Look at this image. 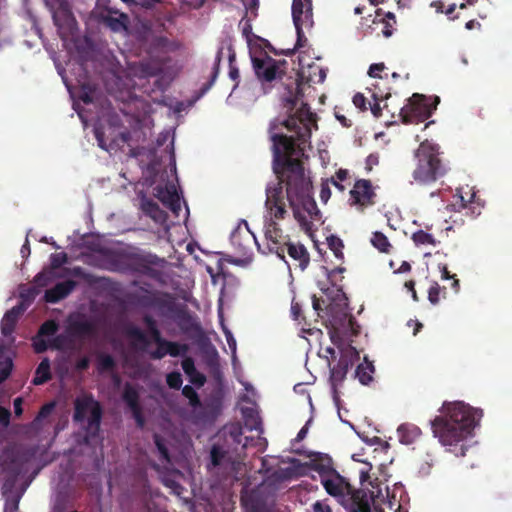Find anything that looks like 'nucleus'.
<instances>
[{
	"label": "nucleus",
	"instance_id": "1",
	"mask_svg": "<svg viewBox=\"0 0 512 512\" xmlns=\"http://www.w3.org/2000/svg\"><path fill=\"white\" fill-rule=\"evenodd\" d=\"M302 96L299 83H292L282 97L289 115L282 121H273L269 128L272 170L277 182L268 184L265 190V208L269 219L265 221L264 236L268 251L275 253L280 259L285 258V245L290 241L277 223L288 215L286 200L294 218L303 229L310 230L312 222L321 218L313 198L310 173L305 170L301 160L306 145L310 143L312 127L317 128V116L303 102L293 112Z\"/></svg>",
	"mask_w": 512,
	"mask_h": 512
},
{
	"label": "nucleus",
	"instance_id": "2",
	"mask_svg": "<svg viewBox=\"0 0 512 512\" xmlns=\"http://www.w3.org/2000/svg\"><path fill=\"white\" fill-rule=\"evenodd\" d=\"M443 415L432 422V431L444 446H454L462 442L483 416L480 409H475L463 402L445 403Z\"/></svg>",
	"mask_w": 512,
	"mask_h": 512
},
{
	"label": "nucleus",
	"instance_id": "3",
	"mask_svg": "<svg viewBox=\"0 0 512 512\" xmlns=\"http://www.w3.org/2000/svg\"><path fill=\"white\" fill-rule=\"evenodd\" d=\"M141 303L147 307L156 308L161 316L171 317L181 332L199 345L205 344L208 339L201 324L189 312L184 304L176 303L169 293H152L141 298Z\"/></svg>",
	"mask_w": 512,
	"mask_h": 512
},
{
	"label": "nucleus",
	"instance_id": "4",
	"mask_svg": "<svg viewBox=\"0 0 512 512\" xmlns=\"http://www.w3.org/2000/svg\"><path fill=\"white\" fill-rule=\"evenodd\" d=\"M415 159L412 178L419 185H431L445 177L450 170L448 163L441 157L439 146L427 140L415 151Z\"/></svg>",
	"mask_w": 512,
	"mask_h": 512
},
{
	"label": "nucleus",
	"instance_id": "5",
	"mask_svg": "<svg viewBox=\"0 0 512 512\" xmlns=\"http://www.w3.org/2000/svg\"><path fill=\"white\" fill-rule=\"evenodd\" d=\"M88 412L90 416L87 418V423L83 426L85 431L83 442L87 445L96 441L100 436L103 411L100 403L91 394L76 398L74 401L73 421L83 423Z\"/></svg>",
	"mask_w": 512,
	"mask_h": 512
},
{
	"label": "nucleus",
	"instance_id": "6",
	"mask_svg": "<svg viewBox=\"0 0 512 512\" xmlns=\"http://www.w3.org/2000/svg\"><path fill=\"white\" fill-rule=\"evenodd\" d=\"M251 59L255 75L265 91L271 89L274 83L281 80L286 73L288 64L286 60H276L266 52H261L259 56H252Z\"/></svg>",
	"mask_w": 512,
	"mask_h": 512
},
{
	"label": "nucleus",
	"instance_id": "7",
	"mask_svg": "<svg viewBox=\"0 0 512 512\" xmlns=\"http://www.w3.org/2000/svg\"><path fill=\"white\" fill-rule=\"evenodd\" d=\"M360 359V354L352 345L340 348V358L336 365L330 368V381L333 389V398L339 400L338 387L342 385L348 371Z\"/></svg>",
	"mask_w": 512,
	"mask_h": 512
},
{
	"label": "nucleus",
	"instance_id": "8",
	"mask_svg": "<svg viewBox=\"0 0 512 512\" xmlns=\"http://www.w3.org/2000/svg\"><path fill=\"white\" fill-rule=\"evenodd\" d=\"M435 109L426 96L414 93L401 108L399 116L404 124H417L428 119Z\"/></svg>",
	"mask_w": 512,
	"mask_h": 512
},
{
	"label": "nucleus",
	"instance_id": "9",
	"mask_svg": "<svg viewBox=\"0 0 512 512\" xmlns=\"http://www.w3.org/2000/svg\"><path fill=\"white\" fill-rule=\"evenodd\" d=\"M312 1L311 0H293L292 18L297 33V42L294 50L305 46L307 39L303 28L312 26Z\"/></svg>",
	"mask_w": 512,
	"mask_h": 512
},
{
	"label": "nucleus",
	"instance_id": "10",
	"mask_svg": "<svg viewBox=\"0 0 512 512\" xmlns=\"http://www.w3.org/2000/svg\"><path fill=\"white\" fill-rule=\"evenodd\" d=\"M324 473L321 475V484L329 495L344 499L352 493V485L335 469L328 468Z\"/></svg>",
	"mask_w": 512,
	"mask_h": 512
},
{
	"label": "nucleus",
	"instance_id": "11",
	"mask_svg": "<svg viewBox=\"0 0 512 512\" xmlns=\"http://www.w3.org/2000/svg\"><path fill=\"white\" fill-rule=\"evenodd\" d=\"M376 193L372 183L367 179H359L350 190L351 205L359 206L362 209L375 204Z\"/></svg>",
	"mask_w": 512,
	"mask_h": 512
},
{
	"label": "nucleus",
	"instance_id": "12",
	"mask_svg": "<svg viewBox=\"0 0 512 512\" xmlns=\"http://www.w3.org/2000/svg\"><path fill=\"white\" fill-rule=\"evenodd\" d=\"M122 399L131 411L137 427L142 429L146 421L140 404V395L138 390L129 382L124 385Z\"/></svg>",
	"mask_w": 512,
	"mask_h": 512
},
{
	"label": "nucleus",
	"instance_id": "13",
	"mask_svg": "<svg viewBox=\"0 0 512 512\" xmlns=\"http://www.w3.org/2000/svg\"><path fill=\"white\" fill-rule=\"evenodd\" d=\"M125 254L126 251L124 250H114L111 248L99 249L98 258L100 267L108 271L123 273Z\"/></svg>",
	"mask_w": 512,
	"mask_h": 512
},
{
	"label": "nucleus",
	"instance_id": "14",
	"mask_svg": "<svg viewBox=\"0 0 512 512\" xmlns=\"http://www.w3.org/2000/svg\"><path fill=\"white\" fill-rule=\"evenodd\" d=\"M455 201L448 205L447 208H452L455 211L461 212L462 210L465 211L466 216H470L471 218H475L476 216L481 214V208L480 205L476 204L475 198L476 194L475 192L471 193L470 198L467 200L462 195L461 191L457 189V193L453 196Z\"/></svg>",
	"mask_w": 512,
	"mask_h": 512
},
{
	"label": "nucleus",
	"instance_id": "15",
	"mask_svg": "<svg viewBox=\"0 0 512 512\" xmlns=\"http://www.w3.org/2000/svg\"><path fill=\"white\" fill-rule=\"evenodd\" d=\"M181 48V44L178 41L170 40L167 37H157L152 44L153 53L155 57L162 64H167L171 61V58L166 54L176 52Z\"/></svg>",
	"mask_w": 512,
	"mask_h": 512
},
{
	"label": "nucleus",
	"instance_id": "16",
	"mask_svg": "<svg viewBox=\"0 0 512 512\" xmlns=\"http://www.w3.org/2000/svg\"><path fill=\"white\" fill-rule=\"evenodd\" d=\"M36 451L34 448L19 446L8 454L7 460L4 462L7 469L11 467H21V472L26 463L30 462L35 457Z\"/></svg>",
	"mask_w": 512,
	"mask_h": 512
},
{
	"label": "nucleus",
	"instance_id": "17",
	"mask_svg": "<svg viewBox=\"0 0 512 512\" xmlns=\"http://www.w3.org/2000/svg\"><path fill=\"white\" fill-rule=\"evenodd\" d=\"M76 286L77 282L71 279L59 282L45 291L44 300L47 303H58L69 296Z\"/></svg>",
	"mask_w": 512,
	"mask_h": 512
},
{
	"label": "nucleus",
	"instance_id": "18",
	"mask_svg": "<svg viewBox=\"0 0 512 512\" xmlns=\"http://www.w3.org/2000/svg\"><path fill=\"white\" fill-rule=\"evenodd\" d=\"M155 190L156 197L162 204L178 215V212L181 210V204L175 186L173 184L166 185L165 187L158 186Z\"/></svg>",
	"mask_w": 512,
	"mask_h": 512
},
{
	"label": "nucleus",
	"instance_id": "19",
	"mask_svg": "<svg viewBox=\"0 0 512 512\" xmlns=\"http://www.w3.org/2000/svg\"><path fill=\"white\" fill-rule=\"evenodd\" d=\"M286 252L294 261V265L299 267L302 271L308 267L310 255L303 244L289 241L288 244L285 245V253Z\"/></svg>",
	"mask_w": 512,
	"mask_h": 512
},
{
	"label": "nucleus",
	"instance_id": "20",
	"mask_svg": "<svg viewBox=\"0 0 512 512\" xmlns=\"http://www.w3.org/2000/svg\"><path fill=\"white\" fill-rule=\"evenodd\" d=\"M349 512H371L370 503L365 492L352 489V493L347 495Z\"/></svg>",
	"mask_w": 512,
	"mask_h": 512
},
{
	"label": "nucleus",
	"instance_id": "21",
	"mask_svg": "<svg viewBox=\"0 0 512 512\" xmlns=\"http://www.w3.org/2000/svg\"><path fill=\"white\" fill-rule=\"evenodd\" d=\"M54 24L58 27L59 35L65 39L68 34H71L75 28L76 21L69 11H62L60 14L53 15Z\"/></svg>",
	"mask_w": 512,
	"mask_h": 512
},
{
	"label": "nucleus",
	"instance_id": "22",
	"mask_svg": "<svg viewBox=\"0 0 512 512\" xmlns=\"http://www.w3.org/2000/svg\"><path fill=\"white\" fill-rule=\"evenodd\" d=\"M181 365H182V369H183L184 373L187 375V377L189 378V381L193 385H195L197 387L204 386V384L206 383V376L197 370L193 358H191V357L184 358L182 360Z\"/></svg>",
	"mask_w": 512,
	"mask_h": 512
},
{
	"label": "nucleus",
	"instance_id": "23",
	"mask_svg": "<svg viewBox=\"0 0 512 512\" xmlns=\"http://www.w3.org/2000/svg\"><path fill=\"white\" fill-rule=\"evenodd\" d=\"M3 469L7 473H9V475L6 477V479L2 485V494H3L4 499H6L7 497H10V495H18V494L23 495V491H21V492L14 491L17 478L21 474V467H11L10 469H7L6 465L3 464Z\"/></svg>",
	"mask_w": 512,
	"mask_h": 512
},
{
	"label": "nucleus",
	"instance_id": "24",
	"mask_svg": "<svg viewBox=\"0 0 512 512\" xmlns=\"http://www.w3.org/2000/svg\"><path fill=\"white\" fill-rule=\"evenodd\" d=\"M375 366L365 356L364 361L355 369L354 376L362 385H369L374 380Z\"/></svg>",
	"mask_w": 512,
	"mask_h": 512
},
{
	"label": "nucleus",
	"instance_id": "25",
	"mask_svg": "<svg viewBox=\"0 0 512 512\" xmlns=\"http://www.w3.org/2000/svg\"><path fill=\"white\" fill-rule=\"evenodd\" d=\"M142 210L145 215L152 218L156 223L163 224L167 220V213L151 199H146L142 202Z\"/></svg>",
	"mask_w": 512,
	"mask_h": 512
},
{
	"label": "nucleus",
	"instance_id": "26",
	"mask_svg": "<svg viewBox=\"0 0 512 512\" xmlns=\"http://www.w3.org/2000/svg\"><path fill=\"white\" fill-rule=\"evenodd\" d=\"M21 311V307L16 306L5 313L1 321V333L4 336H9L13 333Z\"/></svg>",
	"mask_w": 512,
	"mask_h": 512
},
{
	"label": "nucleus",
	"instance_id": "27",
	"mask_svg": "<svg viewBox=\"0 0 512 512\" xmlns=\"http://www.w3.org/2000/svg\"><path fill=\"white\" fill-rule=\"evenodd\" d=\"M146 259L147 254L126 251L123 273H137Z\"/></svg>",
	"mask_w": 512,
	"mask_h": 512
},
{
	"label": "nucleus",
	"instance_id": "28",
	"mask_svg": "<svg viewBox=\"0 0 512 512\" xmlns=\"http://www.w3.org/2000/svg\"><path fill=\"white\" fill-rule=\"evenodd\" d=\"M51 378L50 360L48 358H43L36 368L32 384L36 386L43 385L51 380Z\"/></svg>",
	"mask_w": 512,
	"mask_h": 512
},
{
	"label": "nucleus",
	"instance_id": "29",
	"mask_svg": "<svg viewBox=\"0 0 512 512\" xmlns=\"http://www.w3.org/2000/svg\"><path fill=\"white\" fill-rule=\"evenodd\" d=\"M68 332L74 337H85L94 332V327L88 320H76L69 324Z\"/></svg>",
	"mask_w": 512,
	"mask_h": 512
},
{
	"label": "nucleus",
	"instance_id": "30",
	"mask_svg": "<svg viewBox=\"0 0 512 512\" xmlns=\"http://www.w3.org/2000/svg\"><path fill=\"white\" fill-rule=\"evenodd\" d=\"M127 15L120 14L118 17L114 16H106L103 19V23L105 26L110 28L114 32H120L122 30H127Z\"/></svg>",
	"mask_w": 512,
	"mask_h": 512
},
{
	"label": "nucleus",
	"instance_id": "31",
	"mask_svg": "<svg viewBox=\"0 0 512 512\" xmlns=\"http://www.w3.org/2000/svg\"><path fill=\"white\" fill-rule=\"evenodd\" d=\"M243 417L245 426L249 430H258L261 431V420L258 416L257 412L253 408H245L243 409Z\"/></svg>",
	"mask_w": 512,
	"mask_h": 512
},
{
	"label": "nucleus",
	"instance_id": "32",
	"mask_svg": "<svg viewBox=\"0 0 512 512\" xmlns=\"http://www.w3.org/2000/svg\"><path fill=\"white\" fill-rule=\"evenodd\" d=\"M371 244L382 253H389L392 248L386 235L379 231L372 234Z\"/></svg>",
	"mask_w": 512,
	"mask_h": 512
},
{
	"label": "nucleus",
	"instance_id": "33",
	"mask_svg": "<svg viewBox=\"0 0 512 512\" xmlns=\"http://www.w3.org/2000/svg\"><path fill=\"white\" fill-rule=\"evenodd\" d=\"M163 345L166 346L167 355H170L171 357L184 356L189 350V346L187 344L169 341L167 339L163 342Z\"/></svg>",
	"mask_w": 512,
	"mask_h": 512
},
{
	"label": "nucleus",
	"instance_id": "34",
	"mask_svg": "<svg viewBox=\"0 0 512 512\" xmlns=\"http://www.w3.org/2000/svg\"><path fill=\"white\" fill-rule=\"evenodd\" d=\"M58 277H62V275H57L55 273V271H52V270H43L42 272L38 273L34 279H33V283L39 287V289L41 290V288L43 287H46L47 285H49L55 278H58Z\"/></svg>",
	"mask_w": 512,
	"mask_h": 512
},
{
	"label": "nucleus",
	"instance_id": "35",
	"mask_svg": "<svg viewBox=\"0 0 512 512\" xmlns=\"http://www.w3.org/2000/svg\"><path fill=\"white\" fill-rule=\"evenodd\" d=\"M372 98L374 100L373 104H370V110L374 117L379 118L382 115V107L380 106V102L384 99H387L390 97V93H383L381 91H374L372 92Z\"/></svg>",
	"mask_w": 512,
	"mask_h": 512
},
{
	"label": "nucleus",
	"instance_id": "36",
	"mask_svg": "<svg viewBox=\"0 0 512 512\" xmlns=\"http://www.w3.org/2000/svg\"><path fill=\"white\" fill-rule=\"evenodd\" d=\"M411 239L415 245H432L436 246L437 241L432 234H429L423 230H418L412 234Z\"/></svg>",
	"mask_w": 512,
	"mask_h": 512
},
{
	"label": "nucleus",
	"instance_id": "37",
	"mask_svg": "<svg viewBox=\"0 0 512 512\" xmlns=\"http://www.w3.org/2000/svg\"><path fill=\"white\" fill-rule=\"evenodd\" d=\"M97 365L99 371L108 372L115 368L116 362L109 354H99L97 357Z\"/></svg>",
	"mask_w": 512,
	"mask_h": 512
},
{
	"label": "nucleus",
	"instance_id": "38",
	"mask_svg": "<svg viewBox=\"0 0 512 512\" xmlns=\"http://www.w3.org/2000/svg\"><path fill=\"white\" fill-rule=\"evenodd\" d=\"M164 264H165L164 259L159 258L157 255H154V254H147V259L145 260V263L142 264V267L138 270V272L136 274L145 276L147 274L150 266L163 267Z\"/></svg>",
	"mask_w": 512,
	"mask_h": 512
},
{
	"label": "nucleus",
	"instance_id": "39",
	"mask_svg": "<svg viewBox=\"0 0 512 512\" xmlns=\"http://www.w3.org/2000/svg\"><path fill=\"white\" fill-rule=\"evenodd\" d=\"M327 244H328V247L330 248V250L333 251L336 258L343 259L344 244L339 237H337L335 235L329 236L327 238Z\"/></svg>",
	"mask_w": 512,
	"mask_h": 512
},
{
	"label": "nucleus",
	"instance_id": "40",
	"mask_svg": "<svg viewBox=\"0 0 512 512\" xmlns=\"http://www.w3.org/2000/svg\"><path fill=\"white\" fill-rule=\"evenodd\" d=\"M182 394L185 398L189 400V404L191 407L197 408L201 405L199 395L192 386L185 385L182 388Z\"/></svg>",
	"mask_w": 512,
	"mask_h": 512
},
{
	"label": "nucleus",
	"instance_id": "41",
	"mask_svg": "<svg viewBox=\"0 0 512 512\" xmlns=\"http://www.w3.org/2000/svg\"><path fill=\"white\" fill-rule=\"evenodd\" d=\"M153 440H154L155 446L161 456V459L163 461L170 462V455H169L168 448L166 447L164 438L161 435L154 433Z\"/></svg>",
	"mask_w": 512,
	"mask_h": 512
},
{
	"label": "nucleus",
	"instance_id": "42",
	"mask_svg": "<svg viewBox=\"0 0 512 512\" xmlns=\"http://www.w3.org/2000/svg\"><path fill=\"white\" fill-rule=\"evenodd\" d=\"M58 331V324L55 320L45 321L38 330V337L53 336Z\"/></svg>",
	"mask_w": 512,
	"mask_h": 512
},
{
	"label": "nucleus",
	"instance_id": "43",
	"mask_svg": "<svg viewBox=\"0 0 512 512\" xmlns=\"http://www.w3.org/2000/svg\"><path fill=\"white\" fill-rule=\"evenodd\" d=\"M127 335L137 342H140L145 347L149 345V340L146 334L138 327H131L127 331Z\"/></svg>",
	"mask_w": 512,
	"mask_h": 512
},
{
	"label": "nucleus",
	"instance_id": "44",
	"mask_svg": "<svg viewBox=\"0 0 512 512\" xmlns=\"http://www.w3.org/2000/svg\"><path fill=\"white\" fill-rule=\"evenodd\" d=\"M166 383L171 389H180L183 383L181 373L178 371L168 373L166 376Z\"/></svg>",
	"mask_w": 512,
	"mask_h": 512
},
{
	"label": "nucleus",
	"instance_id": "45",
	"mask_svg": "<svg viewBox=\"0 0 512 512\" xmlns=\"http://www.w3.org/2000/svg\"><path fill=\"white\" fill-rule=\"evenodd\" d=\"M21 497L22 494L7 497L4 503V512H18Z\"/></svg>",
	"mask_w": 512,
	"mask_h": 512
},
{
	"label": "nucleus",
	"instance_id": "46",
	"mask_svg": "<svg viewBox=\"0 0 512 512\" xmlns=\"http://www.w3.org/2000/svg\"><path fill=\"white\" fill-rule=\"evenodd\" d=\"M13 369V362L10 358L4 361L0 360V384H2L11 374Z\"/></svg>",
	"mask_w": 512,
	"mask_h": 512
},
{
	"label": "nucleus",
	"instance_id": "47",
	"mask_svg": "<svg viewBox=\"0 0 512 512\" xmlns=\"http://www.w3.org/2000/svg\"><path fill=\"white\" fill-rule=\"evenodd\" d=\"M67 262V254L64 252L61 253H53L50 256V269L49 270H56L60 268L63 264Z\"/></svg>",
	"mask_w": 512,
	"mask_h": 512
},
{
	"label": "nucleus",
	"instance_id": "48",
	"mask_svg": "<svg viewBox=\"0 0 512 512\" xmlns=\"http://www.w3.org/2000/svg\"><path fill=\"white\" fill-rule=\"evenodd\" d=\"M226 452L219 446L214 445L210 452L211 463L213 466H219L224 459Z\"/></svg>",
	"mask_w": 512,
	"mask_h": 512
},
{
	"label": "nucleus",
	"instance_id": "49",
	"mask_svg": "<svg viewBox=\"0 0 512 512\" xmlns=\"http://www.w3.org/2000/svg\"><path fill=\"white\" fill-rule=\"evenodd\" d=\"M40 289L34 283L33 285L27 287L26 289L21 291V298L24 301H33L39 294Z\"/></svg>",
	"mask_w": 512,
	"mask_h": 512
},
{
	"label": "nucleus",
	"instance_id": "50",
	"mask_svg": "<svg viewBox=\"0 0 512 512\" xmlns=\"http://www.w3.org/2000/svg\"><path fill=\"white\" fill-rule=\"evenodd\" d=\"M54 408H55V403L54 402H49V403L44 404L40 408L37 416L35 417L34 423L40 422L42 419L47 418L52 413Z\"/></svg>",
	"mask_w": 512,
	"mask_h": 512
},
{
	"label": "nucleus",
	"instance_id": "51",
	"mask_svg": "<svg viewBox=\"0 0 512 512\" xmlns=\"http://www.w3.org/2000/svg\"><path fill=\"white\" fill-rule=\"evenodd\" d=\"M94 134H95V138L98 142L99 147H101L102 149H104L106 151L112 150L114 148L113 142L107 144V142L105 140V134L100 128H95Z\"/></svg>",
	"mask_w": 512,
	"mask_h": 512
},
{
	"label": "nucleus",
	"instance_id": "52",
	"mask_svg": "<svg viewBox=\"0 0 512 512\" xmlns=\"http://www.w3.org/2000/svg\"><path fill=\"white\" fill-rule=\"evenodd\" d=\"M441 287L437 282H434L433 285L428 290V300L431 304L436 305L440 300Z\"/></svg>",
	"mask_w": 512,
	"mask_h": 512
},
{
	"label": "nucleus",
	"instance_id": "53",
	"mask_svg": "<svg viewBox=\"0 0 512 512\" xmlns=\"http://www.w3.org/2000/svg\"><path fill=\"white\" fill-rule=\"evenodd\" d=\"M228 60H229V77L231 80L237 81L240 77V74H239L238 67L235 65V61H236L235 53H230Z\"/></svg>",
	"mask_w": 512,
	"mask_h": 512
},
{
	"label": "nucleus",
	"instance_id": "54",
	"mask_svg": "<svg viewBox=\"0 0 512 512\" xmlns=\"http://www.w3.org/2000/svg\"><path fill=\"white\" fill-rule=\"evenodd\" d=\"M291 316L299 324H301L302 322L306 323L305 322V317L302 314V307L295 300H293L292 303H291Z\"/></svg>",
	"mask_w": 512,
	"mask_h": 512
},
{
	"label": "nucleus",
	"instance_id": "55",
	"mask_svg": "<svg viewBox=\"0 0 512 512\" xmlns=\"http://www.w3.org/2000/svg\"><path fill=\"white\" fill-rule=\"evenodd\" d=\"M220 61H221V51H218L217 53V56H216V61H215V65H214V68H213V73H212V76H211V80L209 83H207L204 87H203V92H206L207 90L210 89V87L213 85V83L215 82L218 74H219V65H220Z\"/></svg>",
	"mask_w": 512,
	"mask_h": 512
},
{
	"label": "nucleus",
	"instance_id": "56",
	"mask_svg": "<svg viewBox=\"0 0 512 512\" xmlns=\"http://www.w3.org/2000/svg\"><path fill=\"white\" fill-rule=\"evenodd\" d=\"M157 345V348L154 351H151L149 353L151 359L154 360H160L163 359L166 355V346L162 344V342L155 343Z\"/></svg>",
	"mask_w": 512,
	"mask_h": 512
},
{
	"label": "nucleus",
	"instance_id": "57",
	"mask_svg": "<svg viewBox=\"0 0 512 512\" xmlns=\"http://www.w3.org/2000/svg\"><path fill=\"white\" fill-rule=\"evenodd\" d=\"M385 64L384 63H374V64H371L369 69H368V75L372 78H381V76L379 75L380 72L384 71L385 70Z\"/></svg>",
	"mask_w": 512,
	"mask_h": 512
},
{
	"label": "nucleus",
	"instance_id": "58",
	"mask_svg": "<svg viewBox=\"0 0 512 512\" xmlns=\"http://www.w3.org/2000/svg\"><path fill=\"white\" fill-rule=\"evenodd\" d=\"M331 197V189L329 180L323 181L320 189V199L323 203H326Z\"/></svg>",
	"mask_w": 512,
	"mask_h": 512
},
{
	"label": "nucleus",
	"instance_id": "59",
	"mask_svg": "<svg viewBox=\"0 0 512 512\" xmlns=\"http://www.w3.org/2000/svg\"><path fill=\"white\" fill-rule=\"evenodd\" d=\"M353 104L361 111L367 110V99L362 93H356L353 97Z\"/></svg>",
	"mask_w": 512,
	"mask_h": 512
},
{
	"label": "nucleus",
	"instance_id": "60",
	"mask_svg": "<svg viewBox=\"0 0 512 512\" xmlns=\"http://www.w3.org/2000/svg\"><path fill=\"white\" fill-rule=\"evenodd\" d=\"M11 412L9 409L0 406V425L4 428L10 424Z\"/></svg>",
	"mask_w": 512,
	"mask_h": 512
},
{
	"label": "nucleus",
	"instance_id": "61",
	"mask_svg": "<svg viewBox=\"0 0 512 512\" xmlns=\"http://www.w3.org/2000/svg\"><path fill=\"white\" fill-rule=\"evenodd\" d=\"M127 2L139 6L141 8H152L156 3L160 2L161 0H126Z\"/></svg>",
	"mask_w": 512,
	"mask_h": 512
},
{
	"label": "nucleus",
	"instance_id": "62",
	"mask_svg": "<svg viewBox=\"0 0 512 512\" xmlns=\"http://www.w3.org/2000/svg\"><path fill=\"white\" fill-rule=\"evenodd\" d=\"M315 69L318 70V73H314V75H310L309 76V81L313 82V83H323L326 79V70L320 68V67H315Z\"/></svg>",
	"mask_w": 512,
	"mask_h": 512
},
{
	"label": "nucleus",
	"instance_id": "63",
	"mask_svg": "<svg viewBox=\"0 0 512 512\" xmlns=\"http://www.w3.org/2000/svg\"><path fill=\"white\" fill-rule=\"evenodd\" d=\"M33 347L36 353H43L48 349V344L44 339L37 336L34 340Z\"/></svg>",
	"mask_w": 512,
	"mask_h": 512
},
{
	"label": "nucleus",
	"instance_id": "64",
	"mask_svg": "<svg viewBox=\"0 0 512 512\" xmlns=\"http://www.w3.org/2000/svg\"><path fill=\"white\" fill-rule=\"evenodd\" d=\"M156 267L157 266H150L148 269V272L145 276H147L153 280L160 281L163 277V272Z\"/></svg>",
	"mask_w": 512,
	"mask_h": 512
}]
</instances>
